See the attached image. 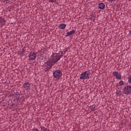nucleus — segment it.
Instances as JSON below:
<instances>
[{"mask_svg": "<svg viewBox=\"0 0 131 131\" xmlns=\"http://www.w3.org/2000/svg\"><path fill=\"white\" fill-rule=\"evenodd\" d=\"M45 64L47 65L45 66V72H48V71H50V69L55 65L54 62H52V59H49L48 61L45 62Z\"/></svg>", "mask_w": 131, "mask_h": 131, "instance_id": "obj_1", "label": "nucleus"}, {"mask_svg": "<svg viewBox=\"0 0 131 131\" xmlns=\"http://www.w3.org/2000/svg\"><path fill=\"white\" fill-rule=\"evenodd\" d=\"M90 72L89 71H85L80 75V79L84 80V79H90Z\"/></svg>", "mask_w": 131, "mask_h": 131, "instance_id": "obj_2", "label": "nucleus"}, {"mask_svg": "<svg viewBox=\"0 0 131 131\" xmlns=\"http://www.w3.org/2000/svg\"><path fill=\"white\" fill-rule=\"evenodd\" d=\"M52 59V62L54 63V64H56L60 59H61L58 54L56 53H53L51 56V58Z\"/></svg>", "mask_w": 131, "mask_h": 131, "instance_id": "obj_3", "label": "nucleus"}, {"mask_svg": "<svg viewBox=\"0 0 131 131\" xmlns=\"http://www.w3.org/2000/svg\"><path fill=\"white\" fill-rule=\"evenodd\" d=\"M53 76L55 78H60L62 76V72L59 70H55L53 72Z\"/></svg>", "mask_w": 131, "mask_h": 131, "instance_id": "obj_4", "label": "nucleus"}, {"mask_svg": "<svg viewBox=\"0 0 131 131\" xmlns=\"http://www.w3.org/2000/svg\"><path fill=\"white\" fill-rule=\"evenodd\" d=\"M123 93L125 95H129L131 93V86H125L123 89Z\"/></svg>", "mask_w": 131, "mask_h": 131, "instance_id": "obj_5", "label": "nucleus"}, {"mask_svg": "<svg viewBox=\"0 0 131 131\" xmlns=\"http://www.w3.org/2000/svg\"><path fill=\"white\" fill-rule=\"evenodd\" d=\"M30 60H35L36 59V54L34 52H30L29 54Z\"/></svg>", "mask_w": 131, "mask_h": 131, "instance_id": "obj_6", "label": "nucleus"}, {"mask_svg": "<svg viewBox=\"0 0 131 131\" xmlns=\"http://www.w3.org/2000/svg\"><path fill=\"white\" fill-rule=\"evenodd\" d=\"M23 87L26 90H30V83L29 82H26L23 84Z\"/></svg>", "mask_w": 131, "mask_h": 131, "instance_id": "obj_7", "label": "nucleus"}, {"mask_svg": "<svg viewBox=\"0 0 131 131\" xmlns=\"http://www.w3.org/2000/svg\"><path fill=\"white\" fill-rule=\"evenodd\" d=\"M114 76H115L117 79H121V75L117 72H114L113 73Z\"/></svg>", "mask_w": 131, "mask_h": 131, "instance_id": "obj_8", "label": "nucleus"}, {"mask_svg": "<svg viewBox=\"0 0 131 131\" xmlns=\"http://www.w3.org/2000/svg\"><path fill=\"white\" fill-rule=\"evenodd\" d=\"M75 33V30H73L71 31L68 32L66 33V36H70V35H72V34H74Z\"/></svg>", "mask_w": 131, "mask_h": 131, "instance_id": "obj_9", "label": "nucleus"}, {"mask_svg": "<svg viewBox=\"0 0 131 131\" xmlns=\"http://www.w3.org/2000/svg\"><path fill=\"white\" fill-rule=\"evenodd\" d=\"M98 9H100V10H104V9H105V4L103 3L99 4Z\"/></svg>", "mask_w": 131, "mask_h": 131, "instance_id": "obj_10", "label": "nucleus"}, {"mask_svg": "<svg viewBox=\"0 0 131 131\" xmlns=\"http://www.w3.org/2000/svg\"><path fill=\"white\" fill-rule=\"evenodd\" d=\"M58 28H60V29H65V28H66V24H60L59 26H58Z\"/></svg>", "mask_w": 131, "mask_h": 131, "instance_id": "obj_11", "label": "nucleus"}, {"mask_svg": "<svg viewBox=\"0 0 131 131\" xmlns=\"http://www.w3.org/2000/svg\"><path fill=\"white\" fill-rule=\"evenodd\" d=\"M6 21L5 20V18H3V17H1L0 18V23L2 24V25L4 26L5 25V24L6 23Z\"/></svg>", "mask_w": 131, "mask_h": 131, "instance_id": "obj_12", "label": "nucleus"}, {"mask_svg": "<svg viewBox=\"0 0 131 131\" xmlns=\"http://www.w3.org/2000/svg\"><path fill=\"white\" fill-rule=\"evenodd\" d=\"M95 108H96V104H93L89 106V109H91L92 111H95Z\"/></svg>", "mask_w": 131, "mask_h": 131, "instance_id": "obj_13", "label": "nucleus"}, {"mask_svg": "<svg viewBox=\"0 0 131 131\" xmlns=\"http://www.w3.org/2000/svg\"><path fill=\"white\" fill-rule=\"evenodd\" d=\"M56 54H57V56H58V57H59V58H62V57H63V51H60L59 52V53H56Z\"/></svg>", "mask_w": 131, "mask_h": 131, "instance_id": "obj_14", "label": "nucleus"}, {"mask_svg": "<svg viewBox=\"0 0 131 131\" xmlns=\"http://www.w3.org/2000/svg\"><path fill=\"white\" fill-rule=\"evenodd\" d=\"M19 53H20V55H24L26 53V50L24 48H23L19 50Z\"/></svg>", "mask_w": 131, "mask_h": 131, "instance_id": "obj_15", "label": "nucleus"}, {"mask_svg": "<svg viewBox=\"0 0 131 131\" xmlns=\"http://www.w3.org/2000/svg\"><path fill=\"white\" fill-rule=\"evenodd\" d=\"M2 2L4 4H10V2H11L10 0H2Z\"/></svg>", "mask_w": 131, "mask_h": 131, "instance_id": "obj_16", "label": "nucleus"}, {"mask_svg": "<svg viewBox=\"0 0 131 131\" xmlns=\"http://www.w3.org/2000/svg\"><path fill=\"white\" fill-rule=\"evenodd\" d=\"M22 98H23V96L20 97V96H19L18 98H16L17 99V103H18V102L19 103H20L21 100H22Z\"/></svg>", "mask_w": 131, "mask_h": 131, "instance_id": "obj_17", "label": "nucleus"}, {"mask_svg": "<svg viewBox=\"0 0 131 131\" xmlns=\"http://www.w3.org/2000/svg\"><path fill=\"white\" fill-rule=\"evenodd\" d=\"M117 96H121V91L117 90L116 92Z\"/></svg>", "mask_w": 131, "mask_h": 131, "instance_id": "obj_18", "label": "nucleus"}, {"mask_svg": "<svg viewBox=\"0 0 131 131\" xmlns=\"http://www.w3.org/2000/svg\"><path fill=\"white\" fill-rule=\"evenodd\" d=\"M121 123V125H123V126L126 125V122H125V120H122Z\"/></svg>", "mask_w": 131, "mask_h": 131, "instance_id": "obj_19", "label": "nucleus"}, {"mask_svg": "<svg viewBox=\"0 0 131 131\" xmlns=\"http://www.w3.org/2000/svg\"><path fill=\"white\" fill-rule=\"evenodd\" d=\"M20 96V93L19 92H16L15 93V97H16V99H19V96Z\"/></svg>", "mask_w": 131, "mask_h": 131, "instance_id": "obj_20", "label": "nucleus"}, {"mask_svg": "<svg viewBox=\"0 0 131 131\" xmlns=\"http://www.w3.org/2000/svg\"><path fill=\"white\" fill-rule=\"evenodd\" d=\"M119 85H123V84H124V83L123 82V81H120L119 82Z\"/></svg>", "mask_w": 131, "mask_h": 131, "instance_id": "obj_21", "label": "nucleus"}, {"mask_svg": "<svg viewBox=\"0 0 131 131\" xmlns=\"http://www.w3.org/2000/svg\"><path fill=\"white\" fill-rule=\"evenodd\" d=\"M13 101H14V102H15V103H17V96H15V97H14Z\"/></svg>", "mask_w": 131, "mask_h": 131, "instance_id": "obj_22", "label": "nucleus"}, {"mask_svg": "<svg viewBox=\"0 0 131 131\" xmlns=\"http://www.w3.org/2000/svg\"><path fill=\"white\" fill-rule=\"evenodd\" d=\"M50 2H51V3H56V2H57L56 0H49Z\"/></svg>", "mask_w": 131, "mask_h": 131, "instance_id": "obj_23", "label": "nucleus"}, {"mask_svg": "<svg viewBox=\"0 0 131 131\" xmlns=\"http://www.w3.org/2000/svg\"><path fill=\"white\" fill-rule=\"evenodd\" d=\"M128 81H129V82L130 83H131V76H130V77H129V78H128Z\"/></svg>", "mask_w": 131, "mask_h": 131, "instance_id": "obj_24", "label": "nucleus"}, {"mask_svg": "<svg viewBox=\"0 0 131 131\" xmlns=\"http://www.w3.org/2000/svg\"><path fill=\"white\" fill-rule=\"evenodd\" d=\"M107 1H108L109 2H115L116 0H107Z\"/></svg>", "mask_w": 131, "mask_h": 131, "instance_id": "obj_25", "label": "nucleus"}, {"mask_svg": "<svg viewBox=\"0 0 131 131\" xmlns=\"http://www.w3.org/2000/svg\"><path fill=\"white\" fill-rule=\"evenodd\" d=\"M96 16L92 15L91 16V19H93V18H95Z\"/></svg>", "mask_w": 131, "mask_h": 131, "instance_id": "obj_26", "label": "nucleus"}, {"mask_svg": "<svg viewBox=\"0 0 131 131\" xmlns=\"http://www.w3.org/2000/svg\"><path fill=\"white\" fill-rule=\"evenodd\" d=\"M67 51V50H66V51H64V53H63L64 55H65L66 54V51Z\"/></svg>", "mask_w": 131, "mask_h": 131, "instance_id": "obj_27", "label": "nucleus"}, {"mask_svg": "<svg viewBox=\"0 0 131 131\" xmlns=\"http://www.w3.org/2000/svg\"><path fill=\"white\" fill-rule=\"evenodd\" d=\"M46 131H51V130H50V129H46Z\"/></svg>", "mask_w": 131, "mask_h": 131, "instance_id": "obj_28", "label": "nucleus"}, {"mask_svg": "<svg viewBox=\"0 0 131 131\" xmlns=\"http://www.w3.org/2000/svg\"><path fill=\"white\" fill-rule=\"evenodd\" d=\"M129 34H130L131 35V30L129 31Z\"/></svg>", "mask_w": 131, "mask_h": 131, "instance_id": "obj_29", "label": "nucleus"}, {"mask_svg": "<svg viewBox=\"0 0 131 131\" xmlns=\"http://www.w3.org/2000/svg\"><path fill=\"white\" fill-rule=\"evenodd\" d=\"M13 104H12L11 106H13Z\"/></svg>", "mask_w": 131, "mask_h": 131, "instance_id": "obj_30", "label": "nucleus"}]
</instances>
